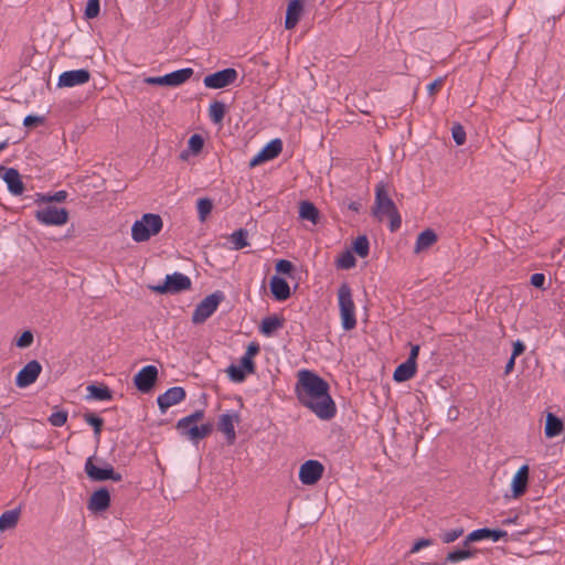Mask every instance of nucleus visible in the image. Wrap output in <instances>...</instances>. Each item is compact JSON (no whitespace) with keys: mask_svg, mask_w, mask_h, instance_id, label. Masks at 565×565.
Instances as JSON below:
<instances>
[{"mask_svg":"<svg viewBox=\"0 0 565 565\" xmlns=\"http://www.w3.org/2000/svg\"><path fill=\"white\" fill-rule=\"evenodd\" d=\"M236 78V70L225 68L205 76L203 83L207 88L220 89L233 84Z\"/></svg>","mask_w":565,"mask_h":565,"instance_id":"9b49d317","label":"nucleus"},{"mask_svg":"<svg viewBox=\"0 0 565 565\" xmlns=\"http://www.w3.org/2000/svg\"><path fill=\"white\" fill-rule=\"evenodd\" d=\"M338 305L342 328L345 331L353 330L356 327L355 305L348 284H342L338 289Z\"/></svg>","mask_w":565,"mask_h":565,"instance_id":"20e7f679","label":"nucleus"},{"mask_svg":"<svg viewBox=\"0 0 565 565\" xmlns=\"http://www.w3.org/2000/svg\"><path fill=\"white\" fill-rule=\"evenodd\" d=\"M443 83H444V78L443 77H439V78L435 79L433 83H430L427 86L428 93L430 95L435 94V92H437L441 87Z\"/></svg>","mask_w":565,"mask_h":565,"instance_id":"6e6d98bb","label":"nucleus"},{"mask_svg":"<svg viewBox=\"0 0 565 565\" xmlns=\"http://www.w3.org/2000/svg\"><path fill=\"white\" fill-rule=\"evenodd\" d=\"M276 270L280 274H290L292 264L289 260L280 259L276 263Z\"/></svg>","mask_w":565,"mask_h":565,"instance_id":"09e8293b","label":"nucleus"},{"mask_svg":"<svg viewBox=\"0 0 565 565\" xmlns=\"http://www.w3.org/2000/svg\"><path fill=\"white\" fill-rule=\"evenodd\" d=\"M145 83L149 85H161L167 86V78L166 75L163 76H152V77H146Z\"/></svg>","mask_w":565,"mask_h":565,"instance_id":"8fccbe9b","label":"nucleus"},{"mask_svg":"<svg viewBox=\"0 0 565 565\" xmlns=\"http://www.w3.org/2000/svg\"><path fill=\"white\" fill-rule=\"evenodd\" d=\"M88 398L97 399V401H109L111 399V393L106 386H96L88 385L87 386Z\"/></svg>","mask_w":565,"mask_h":565,"instance_id":"72a5a7b5","label":"nucleus"},{"mask_svg":"<svg viewBox=\"0 0 565 565\" xmlns=\"http://www.w3.org/2000/svg\"><path fill=\"white\" fill-rule=\"evenodd\" d=\"M373 215L383 221L385 217L390 220V228L392 232L401 227L402 218L393 200L390 198L384 183H377L375 186V202Z\"/></svg>","mask_w":565,"mask_h":565,"instance_id":"f03ea898","label":"nucleus"},{"mask_svg":"<svg viewBox=\"0 0 565 565\" xmlns=\"http://www.w3.org/2000/svg\"><path fill=\"white\" fill-rule=\"evenodd\" d=\"M225 115V105L221 102H213L209 107L210 119L214 124H220Z\"/></svg>","mask_w":565,"mask_h":565,"instance_id":"f704fd0d","label":"nucleus"},{"mask_svg":"<svg viewBox=\"0 0 565 565\" xmlns=\"http://www.w3.org/2000/svg\"><path fill=\"white\" fill-rule=\"evenodd\" d=\"M204 416V412L203 411H196L194 412L193 414L189 415V416H185L182 418V425L183 424H186V422H195L198 424L199 420H201Z\"/></svg>","mask_w":565,"mask_h":565,"instance_id":"3c124183","label":"nucleus"},{"mask_svg":"<svg viewBox=\"0 0 565 565\" xmlns=\"http://www.w3.org/2000/svg\"><path fill=\"white\" fill-rule=\"evenodd\" d=\"M424 565H437L436 563H425Z\"/></svg>","mask_w":565,"mask_h":565,"instance_id":"052dcab7","label":"nucleus"},{"mask_svg":"<svg viewBox=\"0 0 565 565\" xmlns=\"http://www.w3.org/2000/svg\"><path fill=\"white\" fill-rule=\"evenodd\" d=\"M355 258L350 250L343 252L337 259V267L340 269H351L355 266Z\"/></svg>","mask_w":565,"mask_h":565,"instance_id":"e433bc0d","label":"nucleus"},{"mask_svg":"<svg viewBox=\"0 0 565 565\" xmlns=\"http://www.w3.org/2000/svg\"><path fill=\"white\" fill-rule=\"evenodd\" d=\"M67 199V192L64 190L57 191L52 195L49 194H39L36 199V203H52V202H63Z\"/></svg>","mask_w":565,"mask_h":565,"instance_id":"4c0bfd02","label":"nucleus"},{"mask_svg":"<svg viewBox=\"0 0 565 565\" xmlns=\"http://www.w3.org/2000/svg\"><path fill=\"white\" fill-rule=\"evenodd\" d=\"M259 345L255 342L248 344L245 353L239 360L238 364H231L226 372L230 379L235 383H241L245 380L247 374L255 371L253 359L258 353Z\"/></svg>","mask_w":565,"mask_h":565,"instance_id":"39448f33","label":"nucleus"},{"mask_svg":"<svg viewBox=\"0 0 565 565\" xmlns=\"http://www.w3.org/2000/svg\"><path fill=\"white\" fill-rule=\"evenodd\" d=\"M99 0H88L85 8V17L94 19L99 14Z\"/></svg>","mask_w":565,"mask_h":565,"instance_id":"a19ab883","label":"nucleus"},{"mask_svg":"<svg viewBox=\"0 0 565 565\" xmlns=\"http://www.w3.org/2000/svg\"><path fill=\"white\" fill-rule=\"evenodd\" d=\"M42 371L41 364L33 360L26 363L18 373L15 384L18 387H28L36 381Z\"/></svg>","mask_w":565,"mask_h":565,"instance_id":"4468645a","label":"nucleus"},{"mask_svg":"<svg viewBox=\"0 0 565 565\" xmlns=\"http://www.w3.org/2000/svg\"><path fill=\"white\" fill-rule=\"evenodd\" d=\"M3 170L2 179L7 183L8 190L13 195H20L24 191V185L21 175L14 168H1Z\"/></svg>","mask_w":565,"mask_h":565,"instance_id":"6ab92c4d","label":"nucleus"},{"mask_svg":"<svg viewBox=\"0 0 565 565\" xmlns=\"http://www.w3.org/2000/svg\"><path fill=\"white\" fill-rule=\"evenodd\" d=\"M158 377V369L154 365L143 366L134 377L138 391L148 393L153 387Z\"/></svg>","mask_w":565,"mask_h":565,"instance_id":"ddd939ff","label":"nucleus"},{"mask_svg":"<svg viewBox=\"0 0 565 565\" xmlns=\"http://www.w3.org/2000/svg\"><path fill=\"white\" fill-rule=\"evenodd\" d=\"M177 428L182 436H185L192 441H199L212 431L211 424L198 425L195 422H186L182 425V418L178 422Z\"/></svg>","mask_w":565,"mask_h":565,"instance_id":"f8f14e48","label":"nucleus"},{"mask_svg":"<svg viewBox=\"0 0 565 565\" xmlns=\"http://www.w3.org/2000/svg\"><path fill=\"white\" fill-rule=\"evenodd\" d=\"M303 4L305 0H291L288 3L285 19L286 29L291 30L297 25L303 11Z\"/></svg>","mask_w":565,"mask_h":565,"instance_id":"4be33fe9","label":"nucleus"},{"mask_svg":"<svg viewBox=\"0 0 565 565\" xmlns=\"http://www.w3.org/2000/svg\"><path fill=\"white\" fill-rule=\"evenodd\" d=\"M185 398V391L180 386H173L159 395L157 403L162 413L168 408L181 403Z\"/></svg>","mask_w":565,"mask_h":565,"instance_id":"f3484780","label":"nucleus"},{"mask_svg":"<svg viewBox=\"0 0 565 565\" xmlns=\"http://www.w3.org/2000/svg\"><path fill=\"white\" fill-rule=\"evenodd\" d=\"M418 353H419V345H413L407 361H411L412 363H416Z\"/></svg>","mask_w":565,"mask_h":565,"instance_id":"4d7b16f0","label":"nucleus"},{"mask_svg":"<svg viewBox=\"0 0 565 565\" xmlns=\"http://www.w3.org/2000/svg\"><path fill=\"white\" fill-rule=\"evenodd\" d=\"M196 207L200 221L204 222L211 213L213 204L211 200L204 198L198 201Z\"/></svg>","mask_w":565,"mask_h":565,"instance_id":"58836bf2","label":"nucleus"},{"mask_svg":"<svg viewBox=\"0 0 565 565\" xmlns=\"http://www.w3.org/2000/svg\"><path fill=\"white\" fill-rule=\"evenodd\" d=\"M563 428L562 420L552 413H548L545 422V435L547 437H555L561 434Z\"/></svg>","mask_w":565,"mask_h":565,"instance_id":"2f4dec72","label":"nucleus"},{"mask_svg":"<svg viewBox=\"0 0 565 565\" xmlns=\"http://www.w3.org/2000/svg\"><path fill=\"white\" fill-rule=\"evenodd\" d=\"M110 503V495L107 489L102 488L95 491L87 504L89 511L98 513L105 511Z\"/></svg>","mask_w":565,"mask_h":565,"instance_id":"412c9836","label":"nucleus"},{"mask_svg":"<svg viewBox=\"0 0 565 565\" xmlns=\"http://www.w3.org/2000/svg\"><path fill=\"white\" fill-rule=\"evenodd\" d=\"M163 222L160 215L146 213L131 226V237L135 242L141 243L150 239L160 233Z\"/></svg>","mask_w":565,"mask_h":565,"instance_id":"7ed1b4c3","label":"nucleus"},{"mask_svg":"<svg viewBox=\"0 0 565 565\" xmlns=\"http://www.w3.org/2000/svg\"><path fill=\"white\" fill-rule=\"evenodd\" d=\"M191 287V279L182 273L167 275L163 284L152 286L151 289L158 294H177Z\"/></svg>","mask_w":565,"mask_h":565,"instance_id":"6e6552de","label":"nucleus"},{"mask_svg":"<svg viewBox=\"0 0 565 565\" xmlns=\"http://www.w3.org/2000/svg\"><path fill=\"white\" fill-rule=\"evenodd\" d=\"M436 242H437L436 233L433 230L427 228V230L423 231L417 236L414 252L416 254H419V253L428 249L429 247H431Z\"/></svg>","mask_w":565,"mask_h":565,"instance_id":"a878e982","label":"nucleus"},{"mask_svg":"<svg viewBox=\"0 0 565 565\" xmlns=\"http://www.w3.org/2000/svg\"><path fill=\"white\" fill-rule=\"evenodd\" d=\"M416 372V363H412L411 361H405L404 363L399 364L393 374V379L396 382H405L409 379H412L415 375Z\"/></svg>","mask_w":565,"mask_h":565,"instance_id":"cd10ccee","label":"nucleus"},{"mask_svg":"<svg viewBox=\"0 0 565 565\" xmlns=\"http://www.w3.org/2000/svg\"><path fill=\"white\" fill-rule=\"evenodd\" d=\"M282 150V143L280 139H274L268 142L256 156L249 161V167L255 168L256 166L275 159Z\"/></svg>","mask_w":565,"mask_h":565,"instance_id":"dca6fc26","label":"nucleus"},{"mask_svg":"<svg viewBox=\"0 0 565 565\" xmlns=\"http://www.w3.org/2000/svg\"><path fill=\"white\" fill-rule=\"evenodd\" d=\"M204 145L203 138L200 135H192L189 139L188 146L193 153H198L202 150Z\"/></svg>","mask_w":565,"mask_h":565,"instance_id":"37998d69","label":"nucleus"},{"mask_svg":"<svg viewBox=\"0 0 565 565\" xmlns=\"http://www.w3.org/2000/svg\"><path fill=\"white\" fill-rule=\"evenodd\" d=\"M545 282V276L543 274L536 273L531 277V284L537 288L543 287Z\"/></svg>","mask_w":565,"mask_h":565,"instance_id":"603ef678","label":"nucleus"},{"mask_svg":"<svg viewBox=\"0 0 565 565\" xmlns=\"http://www.w3.org/2000/svg\"><path fill=\"white\" fill-rule=\"evenodd\" d=\"M223 295L221 292L212 294L205 297L194 309L192 321L194 323H202L209 319L217 309Z\"/></svg>","mask_w":565,"mask_h":565,"instance_id":"1a4fd4ad","label":"nucleus"},{"mask_svg":"<svg viewBox=\"0 0 565 565\" xmlns=\"http://www.w3.org/2000/svg\"><path fill=\"white\" fill-rule=\"evenodd\" d=\"M281 327L282 320L276 316H270L263 319L259 329L264 335L271 337Z\"/></svg>","mask_w":565,"mask_h":565,"instance_id":"c756f323","label":"nucleus"},{"mask_svg":"<svg viewBox=\"0 0 565 565\" xmlns=\"http://www.w3.org/2000/svg\"><path fill=\"white\" fill-rule=\"evenodd\" d=\"M90 74L84 68L72 70L63 72L57 81L58 87H75L86 84L89 81Z\"/></svg>","mask_w":565,"mask_h":565,"instance_id":"2eb2a0df","label":"nucleus"},{"mask_svg":"<svg viewBox=\"0 0 565 565\" xmlns=\"http://www.w3.org/2000/svg\"><path fill=\"white\" fill-rule=\"evenodd\" d=\"M299 216L302 220L310 221L312 224H317L319 212L311 202L303 201L299 205Z\"/></svg>","mask_w":565,"mask_h":565,"instance_id":"7c9ffc66","label":"nucleus"},{"mask_svg":"<svg viewBox=\"0 0 565 565\" xmlns=\"http://www.w3.org/2000/svg\"><path fill=\"white\" fill-rule=\"evenodd\" d=\"M85 472L93 481H120L122 479L121 475L116 472L110 463L102 461V465L98 466L96 465L94 457H88L86 459Z\"/></svg>","mask_w":565,"mask_h":565,"instance_id":"0eeeda50","label":"nucleus"},{"mask_svg":"<svg viewBox=\"0 0 565 565\" xmlns=\"http://www.w3.org/2000/svg\"><path fill=\"white\" fill-rule=\"evenodd\" d=\"M514 364H515V358L511 356L504 367L505 374H509L513 370Z\"/></svg>","mask_w":565,"mask_h":565,"instance_id":"13d9d810","label":"nucleus"},{"mask_svg":"<svg viewBox=\"0 0 565 565\" xmlns=\"http://www.w3.org/2000/svg\"><path fill=\"white\" fill-rule=\"evenodd\" d=\"M193 75V70L190 67L181 68L169 74H166L167 86L177 87L184 84Z\"/></svg>","mask_w":565,"mask_h":565,"instance_id":"bb28decb","label":"nucleus"},{"mask_svg":"<svg viewBox=\"0 0 565 565\" xmlns=\"http://www.w3.org/2000/svg\"><path fill=\"white\" fill-rule=\"evenodd\" d=\"M270 291L276 300H286L290 296V287L288 282L279 277L273 276L270 279Z\"/></svg>","mask_w":565,"mask_h":565,"instance_id":"b1692460","label":"nucleus"},{"mask_svg":"<svg viewBox=\"0 0 565 565\" xmlns=\"http://www.w3.org/2000/svg\"><path fill=\"white\" fill-rule=\"evenodd\" d=\"M20 518V511L17 509L4 511L0 515V531L12 530L17 526Z\"/></svg>","mask_w":565,"mask_h":565,"instance_id":"c85d7f7f","label":"nucleus"},{"mask_svg":"<svg viewBox=\"0 0 565 565\" xmlns=\"http://www.w3.org/2000/svg\"><path fill=\"white\" fill-rule=\"evenodd\" d=\"M35 218L46 226H63L68 221V212L50 203L35 211Z\"/></svg>","mask_w":565,"mask_h":565,"instance_id":"423d86ee","label":"nucleus"},{"mask_svg":"<svg viewBox=\"0 0 565 565\" xmlns=\"http://www.w3.org/2000/svg\"><path fill=\"white\" fill-rule=\"evenodd\" d=\"M8 145H9V143H8V141H7V140H6V141L0 142V152H1L2 150H4V149L8 147Z\"/></svg>","mask_w":565,"mask_h":565,"instance_id":"bf43d9fd","label":"nucleus"},{"mask_svg":"<svg viewBox=\"0 0 565 565\" xmlns=\"http://www.w3.org/2000/svg\"><path fill=\"white\" fill-rule=\"evenodd\" d=\"M433 544L434 542L430 539H420L413 544L411 553H418L422 548L431 546Z\"/></svg>","mask_w":565,"mask_h":565,"instance_id":"de8ad7c7","label":"nucleus"},{"mask_svg":"<svg viewBox=\"0 0 565 565\" xmlns=\"http://www.w3.org/2000/svg\"><path fill=\"white\" fill-rule=\"evenodd\" d=\"M67 420V413L65 412H55L52 413L49 417V422L54 427H62Z\"/></svg>","mask_w":565,"mask_h":565,"instance_id":"79ce46f5","label":"nucleus"},{"mask_svg":"<svg viewBox=\"0 0 565 565\" xmlns=\"http://www.w3.org/2000/svg\"><path fill=\"white\" fill-rule=\"evenodd\" d=\"M476 555V550L470 547V544L465 546V542L462 543V547L449 552L445 558V564H456L461 561L473 558Z\"/></svg>","mask_w":565,"mask_h":565,"instance_id":"393cba45","label":"nucleus"},{"mask_svg":"<svg viewBox=\"0 0 565 565\" xmlns=\"http://www.w3.org/2000/svg\"><path fill=\"white\" fill-rule=\"evenodd\" d=\"M324 471L323 465L318 460H307L299 468V480L305 486L316 484Z\"/></svg>","mask_w":565,"mask_h":565,"instance_id":"9d476101","label":"nucleus"},{"mask_svg":"<svg viewBox=\"0 0 565 565\" xmlns=\"http://www.w3.org/2000/svg\"><path fill=\"white\" fill-rule=\"evenodd\" d=\"M33 342V334L30 331H24L17 341L19 348H28Z\"/></svg>","mask_w":565,"mask_h":565,"instance_id":"49530a36","label":"nucleus"},{"mask_svg":"<svg viewBox=\"0 0 565 565\" xmlns=\"http://www.w3.org/2000/svg\"><path fill=\"white\" fill-rule=\"evenodd\" d=\"M43 121V118L40 116L29 115L24 118L23 125L25 127H31L33 125L40 124Z\"/></svg>","mask_w":565,"mask_h":565,"instance_id":"864d4df0","label":"nucleus"},{"mask_svg":"<svg viewBox=\"0 0 565 565\" xmlns=\"http://www.w3.org/2000/svg\"><path fill=\"white\" fill-rule=\"evenodd\" d=\"M296 395L298 401L320 419H330L337 408L329 394V384L309 370H300L297 375Z\"/></svg>","mask_w":565,"mask_h":565,"instance_id":"f257e3e1","label":"nucleus"},{"mask_svg":"<svg viewBox=\"0 0 565 565\" xmlns=\"http://www.w3.org/2000/svg\"><path fill=\"white\" fill-rule=\"evenodd\" d=\"M525 350V345L522 341L520 340H516L514 343H513V352H512V355L513 358H516L519 355H521Z\"/></svg>","mask_w":565,"mask_h":565,"instance_id":"5fc2aeb1","label":"nucleus"},{"mask_svg":"<svg viewBox=\"0 0 565 565\" xmlns=\"http://www.w3.org/2000/svg\"><path fill=\"white\" fill-rule=\"evenodd\" d=\"M463 534V530L461 527L452 529L441 534V540L444 543H452L457 539H459Z\"/></svg>","mask_w":565,"mask_h":565,"instance_id":"c03bdc74","label":"nucleus"},{"mask_svg":"<svg viewBox=\"0 0 565 565\" xmlns=\"http://www.w3.org/2000/svg\"><path fill=\"white\" fill-rule=\"evenodd\" d=\"M248 233L244 228H239L233 232L230 236V242L232 243V248L235 250L242 249L249 245L247 239Z\"/></svg>","mask_w":565,"mask_h":565,"instance_id":"473e14b6","label":"nucleus"},{"mask_svg":"<svg viewBox=\"0 0 565 565\" xmlns=\"http://www.w3.org/2000/svg\"><path fill=\"white\" fill-rule=\"evenodd\" d=\"M84 419L85 422L93 426L94 427V433H95V436H99L100 435V431H102V426H103V419L98 416H96L95 414L93 413H87L84 415Z\"/></svg>","mask_w":565,"mask_h":565,"instance_id":"ea45409f","label":"nucleus"},{"mask_svg":"<svg viewBox=\"0 0 565 565\" xmlns=\"http://www.w3.org/2000/svg\"><path fill=\"white\" fill-rule=\"evenodd\" d=\"M529 483V466L523 465L514 473L511 481V495L512 499H518L524 494Z\"/></svg>","mask_w":565,"mask_h":565,"instance_id":"a211bd4d","label":"nucleus"},{"mask_svg":"<svg viewBox=\"0 0 565 565\" xmlns=\"http://www.w3.org/2000/svg\"><path fill=\"white\" fill-rule=\"evenodd\" d=\"M503 536H507L505 531L490 530V529H486V527L478 529L467 535V537L465 539V546H467L468 544H470L472 542H478V541L486 540V539H490L493 542H498Z\"/></svg>","mask_w":565,"mask_h":565,"instance_id":"aec40b11","label":"nucleus"},{"mask_svg":"<svg viewBox=\"0 0 565 565\" xmlns=\"http://www.w3.org/2000/svg\"><path fill=\"white\" fill-rule=\"evenodd\" d=\"M452 138L458 146H461L466 141V131L462 126L455 125L451 129Z\"/></svg>","mask_w":565,"mask_h":565,"instance_id":"a18cd8bd","label":"nucleus"},{"mask_svg":"<svg viewBox=\"0 0 565 565\" xmlns=\"http://www.w3.org/2000/svg\"><path fill=\"white\" fill-rule=\"evenodd\" d=\"M239 416L236 413L223 414L218 420V428L226 436L230 443H233L236 438L235 424L238 423Z\"/></svg>","mask_w":565,"mask_h":565,"instance_id":"5701e85b","label":"nucleus"},{"mask_svg":"<svg viewBox=\"0 0 565 565\" xmlns=\"http://www.w3.org/2000/svg\"><path fill=\"white\" fill-rule=\"evenodd\" d=\"M353 250L362 258L369 255L370 244L366 236L362 235L353 242Z\"/></svg>","mask_w":565,"mask_h":565,"instance_id":"c9c22d12","label":"nucleus"}]
</instances>
